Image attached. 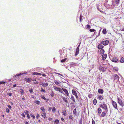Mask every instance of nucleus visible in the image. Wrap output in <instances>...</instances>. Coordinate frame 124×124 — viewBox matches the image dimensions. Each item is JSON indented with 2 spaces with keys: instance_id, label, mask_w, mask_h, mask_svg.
Here are the masks:
<instances>
[{
  "instance_id": "obj_7",
  "label": "nucleus",
  "mask_w": 124,
  "mask_h": 124,
  "mask_svg": "<svg viewBox=\"0 0 124 124\" xmlns=\"http://www.w3.org/2000/svg\"><path fill=\"white\" fill-rule=\"evenodd\" d=\"M62 91H63L65 93V95L66 96H68L69 95V93L67 91V90L63 88H62Z\"/></svg>"
},
{
  "instance_id": "obj_20",
  "label": "nucleus",
  "mask_w": 124,
  "mask_h": 124,
  "mask_svg": "<svg viewBox=\"0 0 124 124\" xmlns=\"http://www.w3.org/2000/svg\"><path fill=\"white\" fill-rule=\"evenodd\" d=\"M72 94L74 95H76L77 93H76V92L75 91V90L73 89L72 90Z\"/></svg>"
},
{
  "instance_id": "obj_55",
  "label": "nucleus",
  "mask_w": 124,
  "mask_h": 124,
  "mask_svg": "<svg viewBox=\"0 0 124 124\" xmlns=\"http://www.w3.org/2000/svg\"><path fill=\"white\" fill-rule=\"evenodd\" d=\"M92 124H95V122L93 120L92 121Z\"/></svg>"
},
{
  "instance_id": "obj_48",
  "label": "nucleus",
  "mask_w": 124,
  "mask_h": 124,
  "mask_svg": "<svg viewBox=\"0 0 124 124\" xmlns=\"http://www.w3.org/2000/svg\"><path fill=\"white\" fill-rule=\"evenodd\" d=\"M6 112L7 113H9V109L8 108H6Z\"/></svg>"
},
{
  "instance_id": "obj_28",
  "label": "nucleus",
  "mask_w": 124,
  "mask_h": 124,
  "mask_svg": "<svg viewBox=\"0 0 124 124\" xmlns=\"http://www.w3.org/2000/svg\"><path fill=\"white\" fill-rule=\"evenodd\" d=\"M119 77L116 74L115 75V77L114 79H119Z\"/></svg>"
},
{
  "instance_id": "obj_58",
  "label": "nucleus",
  "mask_w": 124,
  "mask_h": 124,
  "mask_svg": "<svg viewBox=\"0 0 124 124\" xmlns=\"http://www.w3.org/2000/svg\"><path fill=\"white\" fill-rule=\"evenodd\" d=\"M8 107L10 109H11V106L10 105H8Z\"/></svg>"
},
{
  "instance_id": "obj_36",
  "label": "nucleus",
  "mask_w": 124,
  "mask_h": 124,
  "mask_svg": "<svg viewBox=\"0 0 124 124\" xmlns=\"http://www.w3.org/2000/svg\"><path fill=\"white\" fill-rule=\"evenodd\" d=\"M40 109L43 111V112H44L45 111V109L44 107H41Z\"/></svg>"
},
{
  "instance_id": "obj_25",
  "label": "nucleus",
  "mask_w": 124,
  "mask_h": 124,
  "mask_svg": "<svg viewBox=\"0 0 124 124\" xmlns=\"http://www.w3.org/2000/svg\"><path fill=\"white\" fill-rule=\"evenodd\" d=\"M102 33L104 34H106L107 33V32L106 29H104L102 31Z\"/></svg>"
},
{
  "instance_id": "obj_32",
  "label": "nucleus",
  "mask_w": 124,
  "mask_h": 124,
  "mask_svg": "<svg viewBox=\"0 0 124 124\" xmlns=\"http://www.w3.org/2000/svg\"><path fill=\"white\" fill-rule=\"evenodd\" d=\"M83 16L81 15H80V22H81L82 20V17H83Z\"/></svg>"
},
{
  "instance_id": "obj_18",
  "label": "nucleus",
  "mask_w": 124,
  "mask_h": 124,
  "mask_svg": "<svg viewBox=\"0 0 124 124\" xmlns=\"http://www.w3.org/2000/svg\"><path fill=\"white\" fill-rule=\"evenodd\" d=\"M54 123V124H59V121L58 119H55Z\"/></svg>"
},
{
  "instance_id": "obj_63",
  "label": "nucleus",
  "mask_w": 124,
  "mask_h": 124,
  "mask_svg": "<svg viewBox=\"0 0 124 124\" xmlns=\"http://www.w3.org/2000/svg\"><path fill=\"white\" fill-rule=\"evenodd\" d=\"M42 75L44 77H45L46 76V75L45 74H43Z\"/></svg>"
},
{
  "instance_id": "obj_23",
  "label": "nucleus",
  "mask_w": 124,
  "mask_h": 124,
  "mask_svg": "<svg viewBox=\"0 0 124 124\" xmlns=\"http://www.w3.org/2000/svg\"><path fill=\"white\" fill-rule=\"evenodd\" d=\"M97 101L96 99H94L93 100V104L94 105H95L97 103Z\"/></svg>"
},
{
  "instance_id": "obj_38",
  "label": "nucleus",
  "mask_w": 124,
  "mask_h": 124,
  "mask_svg": "<svg viewBox=\"0 0 124 124\" xmlns=\"http://www.w3.org/2000/svg\"><path fill=\"white\" fill-rule=\"evenodd\" d=\"M41 98L43 99L44 100H46V99L45 98L44 96L43 95H42L41 97Z\"/></svg>"
},
{
  "instance_id": "obj_62",
  "label": "nucleus",
  "mask_w": 124,
  "mask_h": 124,
  "mask_svg": "<svg viewBox=\"0 0 124 124\" xmlns=\"http://www.w3.org/2000/svg\"><path fill=\"white\" fill-rule=\"evenodd\" d=\"M61 120H62V121H64V120L63 118H61Z\"/></svg>"
},
{
  "instance_id": "obj_22",
  "label": "nucleus",
  "mask_w": 124,
  "mask_h": 124,
  "mask_svg": "<svg viewBox=\"0 0 124 124\" xmlns=\"http://www.w3.org/2000/svg\"><path fill=\"white\" fill-rule=\"evenodd\" d=\"M62 113L63 115L65 116H66L67 115L66 112V110H65L62 112Z\"/></svg>"
},
{
  "instance_id": "obj_11",
  "label": "nucleus",
  "mask_w": 124,
  "mask_h": 124,
  "mask_svg": "<svg viewBox=\"0 0 124 124\" xmlns=\"http://www.w3.org/2000/svg\"><path fill=\"white\" fill-rule=\"evenodd\" d=\"M103 47L104 46L101 44H99L97 46L98 48L99 49H102Z\"/></svg>"
},
{
  "instance_id": "obj_44",
  "label": "nucleus",
  "mask_w": 124,
  "mask_h": 124,
  "mask_svg": "<svg viewBox=\"0 0 124 124\" xmlns=\"http://www.w3.org/2000/svg\"><path fill=\"white\" fill-rule=\"evenodd\" d=\"M29 91L30 93H33V89L32 88H31L29 90Z\"/></svg>"
},
{
  "instance_id": "obj_16",
  "label": "nucleus",
  "mask_w": 124,
  "mask_h": 124,
  "mask_svg": "<svg viewBox=\"0 0 124 124\" xmlns=\"http://www.w3.org/2000/svg\"><path fill=\"white\" fill-rule=\"evenodd\" d=\"M105 51L103 49H101L100 51V53L101 54H103L104 53Z\"/></svg>"
},
{
  "instance_id": "obj_47",
  "label": "nucleus",
  "mask_w": 124,
  "mask_h": 124,
  "mask_svg": "<svg viewBox=\"0 0 124 124\" xmlns=\"http://www.w3.org/2000/svg\"><path fill=\"white\" fill-rule=\"evenodd\" d=\"M25 114L27 115V114H28L29 111L28 110H26L24 112Z\"/></svg>"
},
{
  "instance_id": "obj_12",
  "label": "nucleus",
  "mask_w": 124,
  "mask_h": 124,
  "mask_svg": "<svg viewBox=\"0 0 124 124\" xmlns=\"http://www.w3.org/2000/svg\"><path fill=\"white\" fill-rule=\"evenodd\" d=\"M118 60V59L117 57H114L112 59V61L113 62H117Z\"/></svg>"
},
{
  "instance_id": "obj_24",
  "label": "nucleus",
  "mask_w": 124,
  "mask_h": 124,
  "mask_svg": "<svg viewBox=\"0 0 124 124\" xmlns=\"http://www.w3.org/2000/svg\"><path fill=\"white\" fill-rule=\"evenodd\" d=\"M120 62L121 63L124 62V58L123 57L121 58L120 60Z\"/></svg>"
},
{
  "instance_id": "obj_14",
  "label": "nucleus",
  "mask_w": 124,
  "mask_h": 124,
  "mask_svg": "<svg viewBox=\"0 0 124 124\" xmlns=\"http://www.w3.org/2000/svg\"><path fill=\"white\" fill-rule=\"evenodd\" d=\"M98 92L99 93L102 94L104 92V91L102 89H99L98 90Z\"/></svg>"
},
{
  "instance_id": "obj_21",
  "label": "nucleus",
  "mask_w": 124,
  "mask_h": 124,
  "mask_svg": "<svg viewBox=\"0 0 124 124\" xmlns=\"http://www.w3.org/2000/svg\"><path fill=\"white\" fill-rule=\"evenodd\" d=\"M32 75H41V74L40 73H37V72H36L33 73Z\"/></svg>"
},
{
  "instance_id": "obj_4",
  "label": "nucleus",
  "mask_w": 124,
  "mask_h": 124,
  "mask_svg": "<svg viewBox=\"0 0 124 124\" xmlns=\"http://www.w3.org/2000/svg\"><path fill=\"white\" fill-rule=\"evenodd\" d=\"M111 103L114 107L115 109H117V106L116 103L113 100L112 101Z\"/></svg>"
},
{
  "instance_id": "obj_30",
  "label": "nucleus",
  "mask_w": 124,
  "mask_h": 124,
  "mask_svg": "<svg viewBox=\"0 0 124 124\" xmlns=\"http://www.w3.org/2000/svg\"><path fill=\"white\" fill-rule=\"evenodd\" d=\"M56 110V109L54 107H53L52 108V111L53 113H54Z\"/></svg>"
},
{
  "instance_id": "obj_64",
  "label": "nucleus",
  "mask_w": 124,
  "mask_h": 124,
  "mask_svg": "<svg viewBox=\"0 0 124 124\" xmlns=\"http://www.w3.org/2000/svg\"><path fill=\"white\" fill-rule=\"evenodd\" d=\"M116 123L117 124H121V123H118V122L117 121H116Z\"/></svg>"
},
{
  "instance_id": "obj_42",
  "label": "nucleus",
  "mask_w": 124,
  "mask_h": 124,
  "mask_svg": "<svg viewBox=\"0 0 124 124\" xmlns=\"http://www.w3.org/2000/svg\"><path fill=\"white\" fill-rule=\"evenodd\" d=\"M30 115L32 117L33 119H34L35 118V116L34 115H33L32 114H30Z\"/></svg>"
},
{
  "instance_id": "obj_17",
  "label": "nucleus",
  "mask_w": 124,
  "mask_h": 124,
  "mask_svg": "<svg viewBox=\"0 0 124 124\" xmlns=\"http://www.w3.org/2000/svg\"><path fill=\"white\" fill-rule=\"evenodd\" d=\"M62 98L64 102H66V103H68V102L67 99V98L65 97H63V98Z\"/></svg>"
},
{
  "instance_id": "obj_41",
  "label": "nucleus",
  "mask_w": 124,
  "mask_h": 124,
  "mask_svg": "<svg viewBox=\"0 0 124 124\" xmlns=\"http://www.w3.org/2000/svg\"><path fill=\"white\" fill-rule=\"evenodd\" d=\"M89 31L91 32H93L95 31V30L93 29H90Z\"/></svg>"
},
{
  "instance_id": "obj_45",
  "label": "nucleus",
  "mask_w": 124,
  "mask_h": 124,
  "mask_svg": "<svg viewBox=\"0 0 124 124\" xmlns=\"http://www.w3.org/2000/svg\"><path fill=\"white\" fill-rule=\"evenodd\" d=\"M86 28H87L90 29V28L91 27L90 25L88 24L86 25Z\"/></svg>"
},
{
  "instance_id": "obj_35",
  "label": "nucleus",
  "mask_w": 124,
  "mask_h": 124,
  "mask_svg": "<svg viewBox=\"0 0 124 124\" xmlns=\"http://www.w3.org/2000/svg\"><path fill=\"white\" fill-rule=\"evenodd\" d=\"M71 99L74 102H75V99H74V97H73V96H71Z\"/></svg>"
},
{
  "instance_id": "obj_27",
  "label": "nucleus",
  "mask_w": 124,
  "mask_h": 124,
  "mask_svg": "<svg viewBox=\"0 0 124 124\" xmlns=\"http://www.w3.org/2000/svg\"><path fill=\"white\" fill-rule=\"evenodd\" d=\"M20 91L21 93V94L23 95L24 94V91L23 89H21L20 90Z\"/></svg>"
},
{
  "instance_id": "obj_54",
  "label": "nucleus",
  "mask_w": 124,
  "mask_h": 124,
  "mask_svg": "<svg viewBox=\"0 0 124 124\" xmlns=\"http://www.w3.org/2000/svg\"><path fill=\"white\" fill-rule=\"evenodd\" d=\"M27 116L28 119H29L30 118V115L29 114H27Z\"/></svg>"
},
{
  "instance_id": "obj_5",
  "label": "nucleus",
  "mask_w": 124,
  "mask_h": 124,
  "mask_svg": "<svg viewBox=\"0 0 124 124\" xmlns=\"http://www.w3.org/2000/svg\"><path fill=\"white\" fill-rule=\"evenodd\" d=\"M117 99L118 102L119 104L122 107H123L124 106V104L120 98H118Z\"/></svg>"
},
{
  "instance_id": "obj_53",
  "label": "nucleus",
  "mask_w": 124,
  "mask_h": 124,
  "mask_svg": "<svg viewBox=\"0 0 124 124\" xmlns=\"http://www.w3.org/2000/svg\"><path fill=\"white\" fill-rule=\"evenodd\" d=\"M7 95L9 96H11L12 95V93H9L7 94Z\"/></svg>"
},
{
  "instance_id": "obj_57",
  "label": "nucleus",
  "mask_w": 124,
  "mask_h": 124,
  "mask_svg": "<svg viewBox=\"0 0 124 124\" xmlns=\"http://www.w3.org/2000/svg\"><path fill=\"white\" fill-rule=\"evenodd\" d=\"M34 84H39V82L38 81H37L36 82H34Z\"/></svg>"
},
{
  "instance_id": "obj_1",
  "label": "nucleus",
  "mask_w": 124,
  "mask_h": 124,
  "mask_svg": "<svg viewBox=\"0 0 124 124\" xmlns=\"http://www.w3.org/2000/svg\"><path fill=\"white\" fill-rule=\"evenodd\" d=\"M100 107L102 108L103 109L106 110V112H108L107 107L106 104L104 103H103L101 104Z\"/></svg>"
},
{
  "instance_id": "obj_15",
  "label": "nucleus",
  "mask_w": 124,
  "mask_h": 124,
  "mask_svg": "<svg viewBox=\"0 0 124 124\" xmlns=\"http://www.w3.org/2000/svg\"><path fill=\"white\" fill-rule=\"evenodd\" d=\"M40 85H42L43 87H46L48 86V84L47 83H43Z\"/></svg>"
},
{
  "instance_id": "obj_26",
  "label": "nucleus",
  "mask_w": 124,
  "mask_h": 124,
  "mask_svg": "<svg viewBox=\"0 0 124 124\" xmlns=\"http://www.w3.org/2000/svg\"><path fill=\"white\" fill-rule=\"evenodd\" d=\"M98 113L99 114H100L101 113V109L100 108H99L98 110Z\"/></svg>"
},
{
  "instance_id": "obj_2",
  "label": "nucleus",
  "mask_w": 124,
  "mask_h": 124,
  "mask_svg": "<svg viewBox=\"0 0 124 124\" xmlns=\"http://www.w3.org/2000/svg\"><path fill=\"white\" fill-rule=\"evenodd\" d=\"M62 88L58 87L55 86L54 87V89L56 91H59L60 92L63 93V92L62 90Z\"/></svg>"
},
{
  "instance_id": "obj_51",
  "label": "nucleus",
  "mask_w": 124,
  "mask_h": 124,
  "mask_svg": "<svg viewBox=\"0 0 124 124\" xmlns=\"http://www.w3.org/2000/svg\"><path fill=\"white\" fill-rule=\"evenodd\" d=\"M21 115L24 118L25 117L24 114L23 113Z\"/></svg>"
},
{
  "instance_id": "obj_56",
  "label": "nucleus",
  "mask_w": 124,
  "mask_h": 124,
  "mask_svg": "<svg viewBox=\"0 0 124 124\" xmlns=\"http://www.w3.org/2000/svg\"><path fill=\"white\" fill-rule=\"evenodd\" d=\"M79 124H82V120H80L79 121Z\"/></svg>"
},
{
  "instance_id": "obj_8",
  "label": "nucleus",
  "mask_w": 124,
  "mask_h": 124,
  "mask_svg": "<svg viewBox=\"0 0 124 124\" xmlns=\"http://www.w3.org/2000/svg\"><path fill=\"white\" fill-rule=\"evenodd\" d=\"M97 99L100 100H102L104 99L103 97L100 95H97Z\"/></svg>"
},
{
  "instance_id": "obj_59",
  "label": "nucleus",
  "mask_w": 124,
  "mask_h": 124,
  "mask_svg": "<svg viewBox=\"0 0 124 124\" xmlns=\"http://www.w3.org/2000/svg\"><path fill=\"white\" fill-rule=\"evenodd\" d=\"M33 81H36V79H31Z\"/></svg>"
},
{
  "instance_id": "obj_29",
  "label": "nucleus",
  "mask_w": 124,
  "mask_h": 124,
  "mask_svg": "<svg viewBox=\"0 0 124 124\" xmlns=\"http://www.w3.org/2000/svg\"><path fill=\"white\" fill-rule=\"evenodd\" d=\"M77 111L76 108L74 109L73 111V114L74 115H75L76 114Z\"/></svg>"
},
{
  "instance_id": "obj_39",
  "label": "nucleus",
  "mask_w": 124,
  "mask_h": 124,
  "mask_svg": "<svg viewBox=\"0 0 124 124\" xmlns=\"http://www.w3.org/2000/svg\"><path fill=\"white\" fill-rule=\"evenodd\" d=\"M41 92H43L44 93H45L46 92L45 90H44L42 88H41Z\"/></svg>"
},
{
  "instance_id": "obj_6",
  "label": "nucleus",
  "mask_w": 124,
  "mask_h": 124,
  "mask_svg": "<svg viewBox=\"0 0 124 124\" xmlns=\"http://www.w3.org/2000/svg\"><path fill=\"white\" fill-rule=\"evenodd\" d=\"M80 46V44L77 47L76 50V53L75 54V56H76L79 54V47Z\"/></svg>"
},
{
  "instance_id": "obj_46",
  "label": "nucleus",
  "mask_w": 124,
  "mask_h": 124,
  "mask_svg": "<svg viewBox=\"0 0 124 124\" xmlns=\"http://www.w3.org/2000/svg\"><path fill=\"white\" fill-rule=\"evenodd\" d=\"M5 83H6L4 81L0 82V85L1 84H4Z\"/></svg>"
},
{
  "instance_id": "obj_33",
  "label": "nucleus",
  "mask_w": 124,
  "mask_h": 124,
  "mask_svg": "<svg viewBox=\"0 0 124 124\" xmlns=\"http://www.w3.org/2000/svg\"><path fill=\"white\" fill-rule=\"evenodd\" d=\"M113 69L114 70L117 71L118 70V68L117 67H114Z\"/></svg>"
},
{
  "instance_id": "obj_50",
  "label": "nucleus",
  "mask_w": 124,
  "mask_h": 124,
  "mask_svg": "<svg viewBox=\"0 0 124 124\" xmlns=\"http://www.w3.org/2000/svg\"><path fill=\"white\" fill-rule=\"evenodd\" d=\"M40 116L39 114H37V116H36V118L37 119H38L39 118V117Z\"/></svg>"
},
{
  "instance_id": "obj_13",
  "label": "nucleus",
  "mask_w": 124,
  "mask_h": 124,
  "mask_svg": "<svg viewBox=\"0 0 124 124\" xmlns=\"http://www.w3.org/2000/svg\"><path fill=\"white\" fill-rule=\"evenodd\" d=\"M107 54H103L102 56V59L103 60H105L106 59L107 57Z\"/></svg>"
},
{
  "instance_id": "obj_34",
  "label": "nucleus",
  "mask_w": 124,
  "mask_h": 124,
  "mask_svg": "<svg viewBox=\"0 0 124 124\" xmlns=\"http://www.w3.org/2000/svg\"><path fill=\"white\" fill-rule=\"evenodd\" d=\"M54 95V93L52 91L51 92V93L50 94L51 96L52 97H53Z\"/></svg>"
},
{
  "instance_id": "obj_61",
  "label": "nucleus",
  "mask_w": 124,
  "mask_h": 124,
  "mask_svg": "<svg viewBox=\"0 0 124 124\" xmlns=\"http://www.w3.org/2000/svg\"><path fill=\"white\" fill-rule=\"evenodd\" d=\"M16 84H14L13 85V87H16Z\"/></svg>"
},
{
  "instance_id": "obj_40",
  "label": "nucleus",
  "mask_w": 124,
  "mask_h": 124,
  "mask_svg": "<svg viewBox=\"0 0 124 124\" xmlns=\"http://www.w3.org/2000/svg\"><path fill=\"white\" fill-rule=\"evenodd\" d=\"M120 0H116L115 2L116 4H118L119 3Z\"/></svg>"
},
{
  "instance_id": "obj_43",
  "label": "nucleus",
  "mask_w": 124,
  "mask_h": 124,
  "mask_svg": "<svg viewBox=\"0 0 124 124\" xmlns=\"http://www.w3.org/2000/svg\"><path fill=\"white\" fill-rule=\"evenodd\" d=\"M69 118L70 119H71L72 120H73V117H72V116L71 115H70L69 116Z\"/></svg>"
},
{
  "instance_id": "obj_31",
  "label": "nucleus",
  "mask_w": 124,
  "mask_h": 124,
  "mask_svg": "<svg viewBox=\"0 0 124 124\" xmlns=\"http://www.w3.org/2000/svg\"><path fill=\"white\" fill-rule=\"evenodd\" d=\"M106 115V114L104 112H103L101 114V116L102 117H104Z\"/></svg>"
},
{
  "instance_id": "obj_3",
  "label": "nucleus",
  "mask_w": 124,
  "mask_h": 124,
  "mask_svg": "<svg viewBox=\"0 0 124 124\" xmlns=\"http://www.w3.org/2000/svg\"><path fill=\"white\" fill-rule=\"evenodd\" d=\"M109 43V41L108 40L102 41L101 43L104 46H106L108 45Z\"/></svg>"
},
{
  "instance_id": "obj_60",
  "label": "nucleus",
  "mask_w": 124,
  "mask_h": 124,
  "mask_svg": "<svg viewBox=\"0 0 124 124\" xmlns=\"http://www.w3.org/2000/svg\"><path fill=\"white\" fill-rule=\"evenodd\" d=\"M21 75V74H17V75H16V76H19Z\"/></svg>"
},
{
  "instance_id": "obj_9",
  "label": "nucleus",
  "mask_w": 124,
  "mask_h": 124,
  "mask_svg": "<svg viewBox=\"0 0 124 124\" xmlns=\"http://www.w3.org/2000/svg\"><path fill=\"white\" fill-rule=\"evenodd\" d=\"M99 70L100 71L104 72L105 71V68L102 67V66H100L99 67Z\"/></svg>"
},
{
  "instance_id": "obj_49",
  "label": "nucleus",
  "mask_w": 124,
  "mask_h": 124,
  "mask_svg": "<svg viewBox=\"0 0 124 124\" xmlns=\"http://www.w3.org/2000/svg\"><path fill=\"white\" fill-rule=\"evenodd\" d=\"M66 60V59H64L62 60L61 61V62H64Z\"/></svg>"
},
{
  "instance_id": "obj_19",
  "label": "nucleus",
  "mask_w": 124,
  "mask_h": 124,
  "mask_svg": "<svg viewBox=\"0 0 124 124\" xmlns=\"http://www.w3.org/2000/svg\"><path fill=\"white\" fill-rule=\"evenodd\" d=\"M41 115L44 118H45L46 117V113L45 112V111H44V112H42V113Z\"/></svg>"
},
{
  "instance_id": "obj_37",
  "label": "nucleus",
  "mask_w": 124,
  "mask_h": 124,
  "mask_svg": "<svg viewBox=\"0 0 124 124\" xmlns=\"http://www.w3.org/2000/svg\"><path fill=\"white\" fill-rule=\"evenodd\" d=\"M35 103H36L38 105H39L40 103V102L39 101H35Z\"/></svg>"
},
{
  "instance_id": "obj_10",
  "label": "nucleus",
  "mask_w": 124,
  "mask_h": 124,
  "mask_svg": "<svg viewBox=\"0 0 124 124\" xmlns=\"http://www.w3.org/2000/svg\"><path fill=\"white\" fill-rule=\"evenodd\" d=\"M24 80L26 81L27 82L30 83L31 81V78H24Z\"/></svg>"
},
{
  "instance_id": "obj_52",
  "label": "nucleus",
  "mask_w": 124,
  "mask_h": 124,
  "mask_svg": "<svg viewBox=\"0 0 124 124\" xmlns=\"http://www.w3.org/2000/svg\"><path fill=\"white\" fill-rule=\"evenodd\" d=\"M54 83L56 85H58L59 84V82L57 81H54Z\"/></svg>"
}]
</instances>
